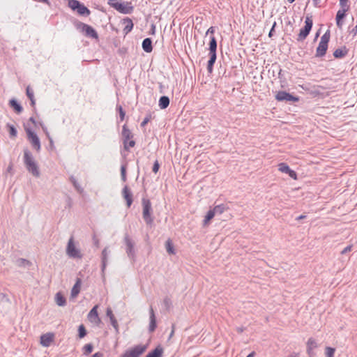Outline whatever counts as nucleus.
Returning <instances> with one entry per match:
<instances>
[{
	"label": "nucleus",
	"instance_id": "nucleus-53",
	"mask_svg": "<svg viewBox=\"0 0 357 357\" xmlns=\"http://www.w3.org/2000/svg\"><path fill=\"white\" fill-rule=\"evenodd\" d=\"M123 22H128V23H130V22H132V20H131L130 19H129V18L126 17V18H124V19H123Z\"/></svg>",
	"mask_w": 357,
	"mask_h": 357
},
{
	"label": "nucleus",
	"instance_id": "nucleus-2",
	"mask_svg": "<svg viewBox=\"0 0 357 357\" xmlns=\"http://www.w3.org/2000/svg\"><path fill=\"white\" fill-rule=\"evenodd\" d=\"M330 40V32L327 31L321 38L320 42L316 50V56L321 57L326 54L328 49V43Z\"/></svg>",
	"mask_w": 357,
	"mask_h": 357
},
{
	"label": "nucleus",
	"instance_id": "nucleus-7",
	"mask_svg": "<svg viewBox=\"0 0 357 357\" xmlns=\"http://www.w3.org/2000/svg\"><path fill=\"white\" fill-rule=\"evenodd\" d=\"M27 138L33 148L36 149L37 151L40 150V142L38 137V135L32 131L30 128H25Z\"/></svg>",
	"mask_w": 357,
	"mask_h": 357
},
{
	"label": "nucleus",
	"instance_id": "nucleus-45",
	"mask_svg": "<svg viewBox=\"0 0 357 357\" xmlns=\"http://www.w3.org/2000/svg\"><path fill=\"white\" fill-rule=\"evenodd\" d=\"M351 250H352V245H348L341 252V254L344 255L347 252L351 251Z\"/></svg>",
	"mask_w": 357,
	"mask_h": 357
},
{
	"label": "nucleus",
	"instance_id": "nucleus-37",
	"mask_svg": "<svg viewBox=\"0 0 357 357\" xmlns=\"http://www.w3.org/2000/svg\"><path fill=\"white\" fill-rule=\"evenodd\" d=\"M79 337L83 338L86 335V331L84 325H80L78 328Z\"/></svg>",
	"mask_w": 357,
	"mask_h": 357
},
{
	"label": "nucleus",
	"instance_id": "nucleus-33",
	"mask_svg": "<svg viewBox=\"0 0 357 357\" xmlns=\"http://www.w3.org/2000/svg\"><path fill=\"white\" fill-rule=\"evenodd\" d=\"M347 10V8H342L338 10L336 15V22H340L344 17L345 13Z\"/></svg>",
	"mask_w": 357,
	"mask_h": 357
},
{
	"label": "nucleus",
	"instance_id": "nucleus-21",
	"mask_svg": "<svg viewBox=\"0 0 357 357\" xmlns=\"http://www.w3.org/2000/svg\"><path fill=\"white\" fill-rule=\"evenodd\" d=\"M208 55L210 59L208 61L207 69L209 73H211L213 71V66L216 60V53H209Z\"/></svg>",
	"mask_w": 357,
	"mask_h": 357
},
{
	"label": "nucleus",
	"instance_id": "nucleus-48",
	"mask_svg": "<svg viewBox=\"0 0 357 357\" xmlns=\"http://www.w3.org/2000/svg\"><path fill=\"white\" fill-rule=\"evenodd\" d=\"M150 121V118L149 117H146L144 121L142 122L141 123V126L142 127H144L147 123L148 122Z\"/></svg>",
	"mask_w": 357,
	"mask_h": 357
},
{
	"label": "nucleus",
	"instance_id": "nucleus-9",
	"mask_svg": "<svg viewBox=\"0 0 357 357\" xmlns=\"http://www.w3.org/2000/svg\"><path fill=\"white\" fill-rule=\"evenodd\" d=\"M275 99L278 101L287 100V101H293L298 102L299 98L298 97H294L290 93L286 91H278L275 95Z\"/></svg>",
	"mask_w": 357,
	"mask_h": 357
},
{
	"label": "nucleus",
	"instance_id": "nucleus-12",
	"mask_svg": "<svg viewBox=\"0 0 357 357\" xmlns=\"http://www.w3.org/2000/svg\"><path fill=\"white\" fill-rule=\"evenodd\" d=\"M54 335L52 333H47L40 336V344L43 347H49L54 341Z\"/></svg>",
	"mask_w": 357,
	"mask_h": 357
},
{
	"label": "nucleus",
	"instance_id": "nucleus-1",
	"mask_svg": "<svg viewBox=\"0 0 357 357\" xmlns=\"http://www.w3.org/2000/svg\"><path fill=\"white\" fill-rule=\"evenodd\" d=\"M108 3L111 7L123 14L130 13L133 10L131 3L123 0H109Z\"/></svg>",
	"mask_w": 357,
	"mask_h": 357
},
{
	"label": "nucleus",
	"instance_id": "nucleus-27",
	"mask_svg": "<svg viewBox=\"0 0 357 357\" xmlns=\"http://www.w3.org/2000/svg\"><path fill=\"white\" fill-rule=\"evenodd\" d=\"M216 48H217V42L213 36L211 38V41L209 43V53H216Z\"/></svg>",
	"mask_w": 357,
	"mask_h": 357
},
{
	"label": "nucleus",
	"instance_id": "nucleus-28",
	"mask_svg": "<svg viewBox=\"0 0 357 357\" xmlns=\"http://www.w3.org/2000/svg\"><path fill=\"white\" fill-rule=\"evenodd\" d=\"M228 209V207L226 206L225 204H220L215 206L212 210L214 211L215 214H222L225 211Z\"/></svg>",
	"mask_w": 357,
	"mask_h": 357
},
{
	"label": "nucleus",
	"instance_id": "nucleus-26",
	"mask_svg": "<svg viewBox=\"0 0 357 357\" xmlns=\"http://www.w3.org/2000/svg\"><path fill=\"white\" fill-rule=\"evenodd\" d=\"M215 215V214L212 209L209 210L208 211L207 214L206 215L204 220L203 221L204 225L207 226L208 225L210 220L214 218Z\"/></svg>",
	"mask_w": 357,
	"mask_h": 357
},
{
	"label": "nucleus",
	"instance_id": "nucleus-23",
	"mask_svg": "<svg viewBox=\"0 0 357 357\" xmlns=\"http://www.w3.org/2000/svg\"><path fill=\"white\" fill-rule=\"evenodd\" d=\"M122 135L123 140H129L132 138V134L131 131L127 128L126 125L123 126Z\"/></svg>",
	"mask_w": 357,
	"mask_h": 357
},
{
	"label": "nucleus",
	"instance_id": "nucleus-3",
	"mask_svg": "<svg viewBox=\"0 0 357 357\" xmlns=\"http://www.w3.org/2000/svg\"><path fill=\"white\" fill-rule=\"evenodd\" d=\"M147 349L145 344H138L127 349L121 357H140Z\"/></svg>",
	"mask_w": 357,
	"mask_h": 357
},
{
	"label": "nucleus",
	"instance_id": "nucleus-39",
	"mask_svg": "<svg viewBox=\"0 0 357 357\" xmlns=\"http://www.w3.org/2000/svg\"><path fill=\"white\" fill-rule=\"evenodd\" d=\"M335 349L334 348H332V347H326V355L327 357H333L334 356V354H335Z\"/></svg>",
	"mask_w": 357,
	"mask_h": 357
},
{
	"label": "nucleus",
	"instance_id": "nucleus-46",
	"mask_svg": "<svg viewBox=\"0 0 357 357\" xmlns=\"http://www.w3.org/2000/svg\"><path fill=\"white\" fill-rule=\"evenodd\" d=\"M121 173L123 178V180H126V167L124 166H122L121 168Z\"/></svg>",
	"mask_w": 357,
	"mask_h": 357
},
{
	"label": "nucleus",
	"instance_id": "nucleus-22",
	"mask_svg": "<svg viewBox=\"0 0 357 357\" xmlns=\"http://www.w3.org/2000/svg\"><path fill=\"white\" fill-rule=\"evenodd\" d=\"M208 55L210 59L208 61L207 69L209 73H211L213 71V66L216 60V53H209Z\"/></svg>",
	"mask_w": 357,
	"mask_h": 357
},
{
	"label": "nucleus",
	"instance_id": "nucleus-47",
	"mask_svg": "<svg viewBox=\"0 0 357 357\" xmlns=\"http://www.w3.org/2000/svg\"><path fill=\"white\" fill-rule=\"evenodd\" d=\"M119 113H120L121 119V120H123L124 116H125V112H123V109H122L121 106H120V107H119Z\"/></svg>",
	"mask_w": 357,
	"mask_h": 357
},
{
	"label": "nucleus",
	"instance_id": "nucleus-17",
	"mask_svg": "<svg viewBox=\"0 0 357 357\" xmlns=\"http://www.w3.org/2000/svg\"><path fill=\"white\" fill-rule=\"evenodd\" d=\"M81 279L77 278L75 285L73 286L71 290V296L73 298H75L79 294L81 289Z\"/></svg>",
	"mask_w": 357,
	"mask_h": 357
},
{
	"label": "nucleus",
	"instance_id": "nucleus-13",
	"mask_svg": "<svg viewBox=\"0 0 357 357\" xmlns=\"http://www.w3.org/2000/svg\"><path fill=\"white\" fill-rule=\"evenodd\" d=\"M312 24H305V26H304L303 29H302L300 31V33L298 36L297 40L298 41H303L306 38V37L307 36V35L309 34L310 31L312 29Z\"/></svg>",
	"mask_w": 357,
	"mask_h": 357
},
{
	"label": "nucleus",
	"instance_id": "nucleus-36",
	"mask_svg": "<svg viewBox=\"0 0 357 357\" xmlns=\"http://www.w3.org/2000/svg\"><path fill=\"white\" fill-rule=\"evenodd\" d=\"M79 4L80 3L77 0H69L68 1V5L73 10H75Z\"/></svg>",
	"mask_w": 357,
	"mask_h": 357
},
{
	"label": "nucleus",
	"instance_id": "nucleus-29",
	"mask_svg": "<svg viewBox=\"0 0 357 357\" xmlns=\"http://www.w3.org/2000/svg\"><path fill=\"white\" fill-rule=\"evenodd\" d=\"M56 303L59 306H63L66 304V299L61 293H57L55 296Z\"/></svg>",
	"mask_w": 357,
	"mask_h": 357
},
{
	"label": "nucleus",
	"instance_id": "nucleus-14",
	"mask_svg": "<svg viewBox=\"0 0 357 357\" xmlns=\"http://www.w3.org/2000/svg\"><path fill=\"white\" fill-rule=\"evenodd\" d=\"M82 31L86 36L91 37L93 38H98V34L96 31L90 26L85 24L82 26Z\"/></svg>",
	"mask_w": 357,
	"mask_h": 357
},
{
	"label": "nucleus",
	"instance_id": "nucleus-16",
	"mask_svg": "<svg viewBox=\"0 0 357 357\" xmlns=\"http://www.w3.org/2000/svg\"><path fill=\"white\" fill-rule=\"evenodd\" d=\"M164 353L163 348L161 346H158L155 349L150 351L146 357H162Z\"/></svg>",
	"mask_w": 357,
	"mask_h": 357
},
{
	"label": "nucleus",
	"instance_id": "nucleus-31",
	"mask_svg": "<svg viewBox=\"0 0 357 357\" xmlns=\"http://www.w3.org/2000/svg\"><path fill=\"white\" fill-rule=\"evenodd\" d=\"M26 92L27 96L29 97V98L31 100V105L33 107L35 105V99H34L33 91L31 89L30 86H27Z\"/></svg>",
	"mask_w": 357,
	"mask_h": 357
},
{
	"label": "nucleus",
	"instance_id": "nucleus-57",
	"mask_svg": "<svg viewBox=\"0 0 357 357\" xmlns=\"http://www.w3.org/2000/svg\"><path fill=\"white\" fill-rule=\"evenodd\" d=\"M352 32L354 33V34H356L357 33V25L355 26V28L352 30Z\"/></svg>",
	"mask_w": 357,
	"mask_h": 357
},
{
	"label": "nucleus",
	"instance_id": "nucleus-41",
	"mask_svg": "<svg viewBox=\"0 0 357 357\" xmlns=\"http://www.w3.org/2000/svg\"><path fill=\"white\" fill-rule=\"evenodd\" d=\"M102 268L104 269L106 266V261H107V248H105L102 250Z\"/></svg>",
	"mask_w": 357,
	"mask_h": 357
},
{
	"label": "nucleus",
	"instance_id": "nucleus-54",
	"mask_svg": "<svg viewBox=\"0 0 357 357\" xmlns=\"http://www.w3.org/2000/svg\"><path fill=\"white\" fill-rule=\"evenodd\" d=\"M155 29V27L154 24H152L151 25V29L152 34H154Z\"/></svg>",
	"mask_w": 357,
	"mask_h": 357
},
{
	"label": "nucleus",
	"instance_id": "nucleus-50",
	"mask_svg": "<svg viewBox=\"0 0 357 357\" xmlns=\"http://www.w3.org/2000/svg\"><path fill=\"white\" fill-rule=\"evenodd\" d=\"M103 355L102 353H100V352H97V353H95L92 357H102Z\"/></svg>",
	"mask_w": 357,
	"mask_h": 357
},
{
	"label": "nucleus",
	"instance_id": "nucleus-18",
	"mask_svg": "<svg viewBox=\"0 0 357 357\" xmlns=\"http://www.w3.org/2000/svg\"><path fill=\"white\" fill-rule=\"evenodd\" d=\"M107 316L109 318L112 325L117 331L118 330V322L114 317V315L110 308H107L106 312Z\"/></svg>",
	"mask_w": 357,
	"mask_h": 357
},
{
	"label": "nucleus",
	"instance_id": "nucleus-8",
	"mask_svg": "<svg viewBox=\"0 0 357 357\" xmlns=\"http://www.w3.org/2000/svg\"><path fill=\"white\" fill-rule=\"evenodd\" d=\"M98 305H96L89 312L87 319L89 322L93 324L94 326H98L101 323V319L98 316Z\"/></svg>",
	"mask_w": 357,
	"mask_h": 357
},
{
	"label": "nucleus",
	"instance_id": "nucleus-20",
	"mask_svg": "<svg viewBox=\"0 0 357 357\" xmlns=\"http://www.w3.org/2000/svg\"><path fill=\"white\" fill-rule=\"evenodd\" d=\"M142 48L146 52H151L153 50L152 42L150 38H146L142 42Z\"/></svg>",
	"mask_w": 357,
	"mask_h": 357
},
{
	"label": "nucleus",
	"instance_id": "nucleus-49",
	"mask_svg": "<svg viewBox=\"0 0 357 357\" xmlns=\"http://www.w3.org/2000/svg\"><path fill=\"white\" fill-rule=\"evenodd\" d=\"M214 32H215V29H214V27L211 26L208 29L206 34L213 35L214 33Z\"/></svg>",
	"mask_w": 357,
	"mask_h": 357
},
{
	"label": "nucleus",
	"instance_id": "nucleus-25",
	"mask_svg": "<svg viewBox=\"0 0 357 357\" xmlns=\"http://www.w3.org/2000/svg\"><path fill=\"white\" fill-rule=\"evenodd\" d=\"M78 14L81 15H88L90 13L89 10L83 4L80 3L78 8L75 10Z\"/></svg>",
	"mask_w": 357,
	"mask_h": 357
},
{
	"label": "nucleus",
	"instance_id": "nucleus-35",
	"mask_svg": "<svg viewBox=\"0 0 357 357\" xmlns=\"http://www.w3.org/2000/svg\"><path fill=\"white\" fill-rule=\"evenodd\" d=\"M8 132L11 137H15L17 136V130L13 125L8 124Z\"/></svg>",
	"mask_w": 357,
	"mask_h": 357
},
{
	"label": "nucleus",
	"instance_id": "nucleus-43",
	"mask_svg": "<svg viewBox=\"0 0 357 357\" xmlns=\"http://www.w3.org/2000/svg\"><path fill=\"white\" fill-rule=\"evenodd\" d=\"M159 168H160L159 162L158 160H155V162H154L153 166V172L155 174L158 173Z\"/></svg>",
	"mask_w": 357,
	"mask_h": 357
},
{
	"label": "nucleus",
	"instance_id": "nucleus-55",
	"mask_svg": "<svg viewBox=\"0 0 357 357\" xmlns=\"http://www.w3.org/2000/svg\"><path fill=\"white\" fill-rule=\"evenodd\" d=\"M305 22H312L311 17H307Z\"/></svg>",
	"mask_w": 357,
	"mask_h": 357
},
{
	"label": "nucleus",
	"instance_id": "nucleus-5",
	"mask_svg": "<svg viewBox=\"0 0 357 357\" xmlns=\"http://www.w3.org/2000/svg\"><path fill=\"white\" fill-rule=\"evenodd\" d=\"M66 253L71 258L81 259L82 257L80 250L75 244L73 237H71L68 241L66 248Z\"/></svg>",
	"mask_w": 357,
	"mask_h": 357
},
{
	"label": "nucleus",
	"instance_id": "nucleus-4",
	"mask_svg": "<svg viewBox=\"0 0 357 357\" xmlns=\"http://www.w3.org/2000/svg\"><path fill=\"white\" fill-rule=\"evenodd\" d=\"M24 162L28 170L35 176H39V171L36 163L33 160L29 151H24Z\"/></svg>",
	"mask_w": 357,
	"mask_h": 357
},
{
	"label": "nucleus",
	"instance_id": "nucleus-15",
	"mask_svg": "<svg viewBox=\"0 0 357 357\" xmlns=\"http://www.w3.org/2000/svg\"><path fill=\"white\" fill-rule=\"evenodd\" d=\"M123 196L126 201L128 207H130L132 203V196L127 186L123 189Z\"/></svg>",
	"mask_w": 357,
	"mask_h": 357
},
{
	"label": "nucleus",
	"instance_id": "nucleus-6",
	"mask_svg": "<svg viewBox=\"0 0 357 357\" xmlns=\"http://www.w3.org/2000/svg\"><path fill=\"white\" fill-rule=\"evenodd\" d=\"M143 206V218L148 225L153 223V218L151 215V202L147 199H142Z\"/></svg>",
	"mask_w": 357,
	"mask_h": 357
},
{
	"label": "nucleus",
	"instance_id": "nucleus-60",
	"mask_svg": "<svg viewBox=\"0 0 357 357\" xmlns=\"http://www.w3.org/2000/svg\"><path fill=\"white\" fill-rule=\"evenodd\" d=\"M295 0H287V1L290 3H293Z\"/></svg>",
	"mask_w": 357,
	"mask_h": 357
},
{
	"label": "nucleus",
	"instance_id": "nucleus-51",
	"mask_svg": "<svg viewBox=\"0 0 357 357\" xmlns=\"http://www.w3.org/2000/svg\"><path fill=\"white\" fill-rule=\"evenodd\" d=\"M275 24H273V26L272 29H271V31H270V32L268 33L269 37H272L273 29H274V27H275Z\"/></svg>",
	"mask_w": 357,
	"mask_h": 357
},
{
	"label": "nucleus",
	"instance_id": "nucleus-59",
	"mask_svg": "<svg viewBox=\"0 0 357 357\" xmlns=\"http://www.w3.org/2000/svg\"><path fill=\"white\" fill-rule=\"evenodd\" d=\"M29 121H31L33 124H35V123H36V121H35V120H34V119H33V117H31V118L29 119Z\"/></svg>",
	"mask_w": 357,
	"mask_h": 357
},
{
	"label": "nucleus",
	"instance_id": "nucleus-58",
	"mask_svg": "<svg viewBox=\"0 0 357 357\" xmlns=\"http://www.w3.org/2000/svg\"><path fill=\"white\" fill-rule=\"evenodd\" d=\"M305 218V215H300L299 217H298L297 220H301V219H303V218Z\"/></svg>",
	"mask_w": 357,
	"mask_h": 357
},
{
	"label": "nucleus",
	"instance_id": "nucleus-34",
	"mask_svg": "<svg viewBox=\"0 0 357 357\" xmlns=\"http://www.w3.org/2000/svg\"><path fill=\"white\" fill-rule=\"evenodd\" d=\"M123 144H124V148L128 150L130 148H132L135 146V142L134 140H132V138L129 140H123Z\"/></svg>",
	"mask_w": 357,
	"mask_h": 357
},
{
	"label": "nucleus",
	"instance_id": "nucleus-11",
	"mask_svg": "<svg viewBox=\"0 0 357 357\" xmlns=\"http://www.w3.org/2000/svg\"><path fill=\"white\" fill-rule=\"evenodd\" d=\"M318 344L317 343V341L313 337L308 338L307 342H306V351L308 354L309 357H314V349L317 348Z\"/></svg>",
	"mask_w": 357,
	"mask_h": 357
},
{
	"label": "nucleus",
	"instance_id": "nucleus-38",
	"mask_svg": "<svg viewBox=\"0 0 357 357\" xmlns=\"http://www.w3.org/2000/svg\"><path fill=\"white\" fill-rule=\"evenodd\" d=\"M346 54V52L343 51L341 49H337L334 53L333 55L335 58H342Z\"/></svg>",
	"mask_w": 357,
	"mask_h": 357
},
{
	"label": "nucleus",
	"instance_id": "nucleus-10",
	"mask_svg": "<svg viewBox=\"0 0 357 357\" xmlns=\"http://www.w3.org/2000/svg\"><path fill=\"white\" fill-rule=\"evenodd\" d=\"M278 170L282 173L287 174L294 180H297V174L295 171L290 169V167L284 162L278 164Z\"/></svg>",
	"mask_w": 357,
	"mask_h": 357
},
{
	"label": "nucleus",
	"instance_id": "nucleus-19",
	"mask_svg": "<svg viewBox=\"0 0 357 357\" xmlns=\"http://www.w3.org/2000/svg\"><path fill=\"white\" fill-rule=\"evenodd\" d=\"M155 328H156V320H155V313H154L153 308H151L149 331L151 332H153L155 331Z\"/></svg>",
	"mask_w": 357,
	"mask_h": 357
},
{
	"label": "nucleus",
	"instance_id": "nucleus-44",
	"mask_svg": "<svg viewBox=\"0 0 357 357\" xmlns=\"http://www.w3.org/2000/svg\"><path fill=\"white\" fill-rule=\"evenodd\" d=\"M132 26L133 24H130V25H127L124 29V33L127 34L128 33H129L132 30Z\"/></svg>",
	"mask_w": 357,
	"mask_h": 357
},
{
	"label": "nucleus",
	"instance_id": "nucleus-52",
	"mask_svg": "<svg viewBox=\"0 0 357 357\" xmlns=\"http://www.w3.org/2000/svg\"><path fill=\"white\" fill-rule=\"evenodd\" d=\"M289 357H299V354L298 353H292Z\"/></svg>",
	"mask_w": 357,
	"mask_h": 357
},
{
	"label": "nucleus",
	"instance_id": "nucleus-24",
	"mask_svg": "<svg viewBox=\"0 0 357 357\" xmlns=\"http://www.w3.org/2000/svg\"><path fill=\"white\" fill-rule=\"evenodd\" d=\"M169 105V99L167 96H162L159 100V107L161 109L167 108Z\"/></svg>",
	"mask_w": 357,
	"mask_h": 357
},
{
	"label": "nucleus",
	"instance_id": "nucleus-30",
	"mask_svg": "<svg viewBox=\"0 0 357 357\" xmlns=\"http://www.w3.org/2000/svg\"><path fill=\"white\" fill-rule=\"evenodd\" d=\"M165 247L167 249V252L170 255H174L175 250L173 245V243L170 239H168L165 243Z\"/></svg>",
	"mask_w": 357,
	"mask_h": 357
},
{
	"label": "nucleus",
	"instance_id": "nucleus-40",
	"mask_svg": "<svg viewBox=\"0 0 357 357\" xmlns=\"http://www.w3.org/2000/svg\"><path fill=\"white\" fill-rule=\"evenodd\" d=\"M84 353L85 354H89L92 352L93 346L91 344H87L83 347Z\"/></svg>",
	"mask_w": 357,
	"mask_h": 357
},
{
	"label": "nucleus",
	"instance_id": "nucleus-42",
	"mask_svg": "<svg viewBox=\"0 0 357 357\" xmlns=\"http://www.w3.org/2000/svg\"><path fill=\"white\" fill-rule=\"evenodd\" d=\"M340 5L342 8L349 9V6L348 4V0H340Z\"/></svg>",
	"mask_w": 357,
	"mask_h": 357
},
{
	"label": "nucleus",
	"instance_id": "nucleus-32",
	"mask_svg": "<svg viewBox=\"0 0 357 357\" xmlns=\"http://www.w3.org/2000/svg\"><path fill=\"white\" fill-rule=\"evenodd\" d=\"M9 104L17 113L19 114L22 111V107L15 100H10Z\"/></svg>",
	"mask_w": 357,
	"mask_h": 357
},
{
	"label": "nucleus",
	"instance_id": "nucleus-56",
	"mask_svg": "<svg viewBox=\"0 0 357 357\" xmlns=\"http://www.w3.org/2000/svg\"><path fill=\"white\" fill-rule=\"evenodd\" d=\"M255 356V352L252 351L249 355L247 356V357H254Z\"/></svg>",
	"mask_w": 357,
	"mask_h": 357
}]
</instances>
